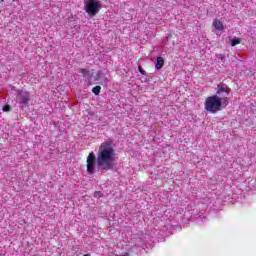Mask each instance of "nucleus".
Segmentation results:
<instances>
[{"mask_svg":"<svg viewBox=\"0 0 256 256\" xmlns=\"http://www.w3.org/2000/svg\"><path fill=\"white\" fill-rule=\"evenodd\" d=\"M116 161L117 154L115 153V148H113V143L109 141L103 142L98 149L97 157L95 153H89L86 159L87 173L95 175L97 168L99 171H112V169H115Z\"/></svg>","mask_w":256,"mask_h":256,"instance_id":"f257e3e1","label":"nucleus"},{"mask_svg":"<svg viewBox=\"0 0 256 256\" xmlns=\"http://www.w3.org/2000/svg\"><path fill=\"white\" fill-rule=\"evenodd\" d=\"M229 93H231V88L223 83L218 84L216 94L207 97L204 102L205 111L215 114L225 109L229 105V97H227Z\"/></svg>","mask_w":256,"mask_h":256,"instance_id":"f03ea898","label":"nucleus"},{"mask_svg":"<svg viewBox=\"0 0 256 256\" xmlns=\"http://www.w3.org/2000/svg\"><path fill=\"white\" fill-rule=\"evenodd\" d=\"M84 9L89 17H95L101 11V2L98 0H84Z\"/></svg>","mask_w":256,"mask_h":256,"instance_id":"7ed1b4c3","label":"nucleus"},{"mask_svg":"<svg viewBox=\"0 0 256 256\" xmlns=\"http://www.w3.org/2000/svg\"><path fill=\"white\" fill-rule=\"evenodd\" d=\"M30 100L31 95L29 92L23 90L16 91V101L19 103L20 109H25V107H28Z\"/></svg>","mask_w":256,"mask_h":256,"instance_id":"20e7f679","label":"nucleus"},{"mask_svg":"<svg viewBox=\"0 0 256 256\" xmlns=\"http://www.w3.org/2000/svg\"><path fill=\"white\" fill-rule=\"evenodd\" d=\"M164 64L165 60L163 59V57H157L155 61V69H157V71L163 69Z\"/></svg>","mask_w":256,"mask_h":256,"instance_id":"39448f33","label":"nucleus"},{"mask_svg":"<svg viewBox=\"0 0 256 256\" xmlns=\"http://www.w3.org/2000/svg\"><path fill=\"white\" fill-rule=\"evenodd\" d=\"M213 27L216 28L217 31H223L225 29V27L223 26V22L217 19L213 21Z\"/></svg>","mask_w":256,"mask_h":256,"instance_id":"423d86ee","label":"nucleus"},{"mask_svg":"<svg viewBox=\"0 0 256 256\" xmlns=\"http://www.w3.org/2000/svg\"><path fill=\"white\" fill-rule=\"evenodd\" d=\"M92 93H94V95H99V93H101V86H95L92 89Z\"/></svg>","mask_w":256,"mask_h":256,"instance_id":"0eeeda50","label":"nucleus"},{"mask_svg":"<svg viewBox=\"0 0 256 256\" xmlns=\"http://www.w3.org/2000/svg\"><path fill=\"white\" fill-rule=\"evenodd\" d=\"M239 43H241V40L239 38H234L233 40H231V46L235 47L236 45H239Z\"/></svg>","mask_w":256,"mask_h":256,"instance_id":"6e6552de","label":"nucleus"},{"mask_svg":"<svg viewBox=\"0 0 256 256\" xmlns=\"http://www.w3.org/2000/svg\"><path fill=\"white\" fill-rule=\"evenodd\" d=\"M3 111H4L5 113H9V111H11V106L5 105V106L3 107Z\"/></svg>","mask_w":256,"mask_h":256,"instance_id":"1a4fd4ad","label":"nucleus"},{"mask_svg":"<svg viewBox=\"0 0 256 256\" xmlns=\"http://www.w3.org/2000/svg\"><path fill=\"white\" fill-rule=\"evenodd\" d=\"M138 71L141 73V75H147V72H145L141 66L138 67Z\"/></svg>","mask_w":256,"mask_h":256,"instance_id":"9d476101","label":"nucleus"},{"mask_svg":"<svg viewBox=\"0 0 256 256\" xmlns=\"http://www.w3.org/2000/svg\"><path fill=\"white\" fill-rule=\"evenodd\" d=\"M80 73H82V75H87V73H89L87 70L85 69H80L79 71Z\"/></svg>","mask_w":256,"mask_h":256,"instance_id":"9b49d317","label":"nucleus"},{"mask_svg":"<svg viewBox=\"0 0 256 256\" xmlns=\"http://www.w3.org/2000/svg\"><path fill=\"white\" fill-rule=\"evenodd\" d=\"M219 59H221V61H225V56L223 54H219Z\"/></svg>","mask_w":256,"mask_h":256,"instance_id":"f8f14e48","label":"nucleus"},{"mask_svg":"<svg viewBox=\"0 0 256 256\" xmlns=\"http://www.w3.org/2000/svg\"><path fill=\"white\" fill-rule=\"evenodd\" d=\"M3 1H5V0H0V3H3Z\"/></svg>","mask_w":256,"mask_h":256,"instance_id":"ddd939ff","label":"nucleus"}]
</instances>
